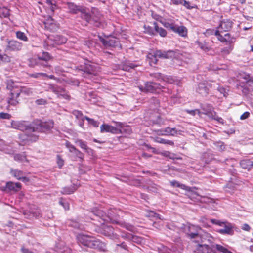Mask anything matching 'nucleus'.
Instances as JSON below:
<instances>
[{
	"instance_id": "bb28decb",
	"label": "nucleus",
	"mask_w": 253,
	"mask_h": 253,
	"mask_svg": "<svg viewBox=\"0 0 253 253\" xmlns=\"http://www.w3.org/2000/svg\"><path fill=\"white\" fill-rule=\"evenodd\" d=\"M67 7L70 12L73 13H77L78 12L80 11L82 9L73 3H68Z\"/></svg>"
},
{
	"instance_id": "774afa93",
	"label": "nucleus",
	"mask_w": 253,
	"mask_h": 253,
	"mask_svg": "<svg viewBox=\"0 0 253 253\" xmlns=\"http://www.w3.org/2000/svg\"><path fill=\"white\" fill-rule=\"evenodd\" d=\"M125 227L128 230L131 231H133L134 230V227L129 224H126L125 225Z\"/></svg>"
},
{
	"instance_id": "f8f14e48",
	"label": "nucleus",
	"mask_w": 253,
	"mask_h": 253,
	"mask_svg": "<svg viewBox=\"0 0 253 253\" xmlns=\"http://www.w3.org/2000/svg\"><path fill=\"white\" fill-rule=\"evenodd\" d=\"M50 89L56 94L59 98H63L66 100L70 99V96L68 94L66 91L63 88L55 85H51Z\"/></svg>"
},
{
	"instance_id": "4c0bfd02",
	"label": "nucleus",
	"mask_w": 253,
	"mask_h": 253,
	"mask_svg": "<svg viewBox=\"0 0 253 253\" xmlns=\"http://www.w3.org/2000/svg\"><path fill=\"white\" fill-rule=\"evenodd\" d=\"M163 155L165 157H169L171 159H180V158L177 157V156L172 153H170L169 151H166L163 153Z\"/></svg>"
},
{
	"instance_id": "a19ab883",
	"label": "nucleus",
	"mask_w": 253,
	"mask_h": 253,
	"mask_svg": "<svg viewBox=\"0 0 253 253\" xmlns=\"http://www.w3.org/2000/svg\"><path fill=\"white\" fill-rule=\"evenodd\" d=\"M9 15V11L7 8H2L0 9V16L7 17Z\"/></svg>"
},
{
	"instance_id": "5701e85b",
	"label": "nucleus",
	"mask_w": 253,
	"mask_h": 253,
	"mask_svg": "<svg viewBox=\"0 0 253 253\" xmlns=\"http://www.w3.org/2000/svg\"><path fill=\"white\" fill-rule=\"evenodd\" d=\"M75 143L76 144H78L82 149L85 150L86 152L88 153V154H92L93 150L88 148L87 146L86 143L83 141L82 140L77 139L75 141Z\"/></svg>"
},
{
	"instance_id": "69168bd1",
	"label": "nucleus",
	"mask_w": 253,
	"mask_h": 253,
	"mask_svg": "<svg viewBox=\"0 0 253 253\" xmlns=\"http://www.w3.org/2000/svg\"><path fill=\"white\" fill-rule=\"evenodd\" d=\"M36 103L38 105H42L45 104L46 101L43 99H39L36 101Z\"/></svg>"
},
{
	"instance_id": "2eb2a0df",
	"label": "nucleus",
	"mask_w": 253,
	"mask_h": 253,
	"mask_svg": "<svg viewBox=\"0 0 253 253\" xmlns=\"http://www.w3.org/2000/svg\"><path fill=\"white\" fill-rule=\"evenodd\" d=\"M20 93L19 90H13L8 98L7 102L9 105H16L18 103V97Z\"/></svg>"
},
{
	"instance_id": "c85d7f7f",
	"label": "nucleus",
	"mask_w": 253,
	"mask_h": 253,
	"mask_svg": "<svg viewBox=\"0 0 253 253\" xmlns=\"http://www.w3.org/2000/svg\"><path fill=\"white\" fill-rule=\"evenodd\" d=\"M154 141L156 142L164 144H168L171 146L174 145V142L172 141L164 139L160 137H155L154 138Z\"/></svg>"
},
{
	"instance_id": "bf43d9fd",
	"label": "nucleus",
	"mask_w": 253,
	"mask_h": 253,
	"mask_svg": "<svg viewBox=\"0 0 253 253\" xmlns=\"http://www.w3.org/2000/svg\"><path fill=\"white\" fill-rule=\"evenodd\" d=\"M241 229L244 231H249L251 229V227L247 223H245L242 225Z\"/></svg>"
},
{
	"instance_id": "6ab92c4d",
	"label": "nucleus",
	"mask_w": 253,
	"mask_h": 253,
	"mask_svg": "<svg viewBox=\"0 0 253 253\" xmlns=\"http://www.w3.org/2000/svg\"><path fill=\"white\" fill-rule=\"evenodd\" d=\"M215 34L217 37L218 39L221 42H232L234 41V39L231 37L229 33L225 34L223 36L219 33V31L217 30Z\"/></svg>"
},
{
	"instance_id": "dca6fc26",
	"label": "nucleus",
	"mask_w": 253,
	"mask_h": 253,
	"mask_svg": "<svg viewBox=\"0 0 253 253\" xmlns=\"http://www.w3.org/2000/svg\"><path fill=\"white\" fill-rule=\"evenodd\" d=\"M232 26V23L231 21L228 19H224L221 22L218 30L219 31V32L228 31L231 29Z\"/></svg>"
},
{
	"instance_id": "6e6552de",
	"label": "nucleus",
	"mask_w": 253,
	"mask_h": 253,
	"mask_svg": "<svg viewBox=\"0 0 253 253\" xmlns=\"http://www.w3.org/2000/svg\"><path fill=\"white\" fill-rule=\"evenodd\" d=\"M201 108L203 111L201 112L202 113V115L205 114L211 119L215 120L222 124H224L223 119L217 115L216 112L214 111V108L212 106L209 104H206L202 105Z\"/></svg>"
},
{
	"instance_id": "39448f33",
	"label": "nucleus",
	"mask_w": 253,
	"mask_h": 253,
	"mask_svg": "<svg viewBox=\"0 0 253 253\" xmlns=\"http://www.w3.org/2000/svg\"><path fill=\"white\" fill-rule=\"evenodd\" d=\"M188 228L189 231V232H187V234L191 238L201 237L202 242L207 241L208 243L211 244L209 245V246H211V245H213V243L214 242V239L211 234L205 232L201 236V237H200L198 232V231L199 229V227L195 226L193 225H191L188 226Z\"/></svg>"
},
{
	"instance_id": "f3484780",
	"label": "nucleus",
	"mask_w": 253,
	"mask_h": 253,
	"mask_svg": "<svg viewBox=\"0 0 253 253\" xmlns=\"http://www.w3.org/2000/svg\"><path fill=\"white\" fill-rule=\"evenodd\" d=\"M162 86L158 83L154 82L147 83L144 90L146 92H153L157 89H161Z\"/></svg>"
},
{
	"instance_id": "4468645a",
	"label": "nucleus",
	"mask_w": 253,
	"mask_h": 253,
	"mask_svg": "<svg viewBox=\"0 0 253 253\" xmlns=\"http://www.w3.org/2000/svg\"><path fill=\"white\" fill-rule=\"evenodd\" d=\"M67 41L66 38L59 35H57L54 37H50L48 38L47 42L49 45L55 46L56 45H60L65 43Z\"/></svg>"
},
{
	"instance_id": "20e7f679",
	"label": "nucleus",
	"mask_w": 253,
	"mask_h": 253,
	"mask_svg": "<svg viewBox=\"0 0 253 253\" xmlns=\"http://www.w3.org/2000/svg\"><path fill=\"white\" fill-rule=\"evenodd\" d=\"M210 221L212 223L223 227L217 230V232L222 235H233L234 234L235 226L233 224L227 221H222L215 219H211Z\"/></svg>"
},
{
	"instance_id": "473e14b6",
	"label": "nucleus",
	"mask_w": 253,
	"mask_h": 253,
	"mask_svg": "<svg viewBox=\"0 0 253 253\" xmlns=\"http://www.w3.org/2000/svg\"><path fill=\"white\" fill-rule=\"evenodd\" d=\"M14 160L20 162H27V160L24 154H16L14 157Z\"/></svg>"
},
{
	"instance_id": "8fccbe9b",
	"label": "nucleus",
	"mask_w": 253,
	"mask_h": 253,
	"mask_svg": "<svg viewBox=\"0 0 253 253\" xmlns=\"http://www.w3.org/2000/svg\"><path fill=\"white\" fill-rule=\"evenodd\" d=\"M30 76L35 78H38L40 77H46L47 75L43 73H36L30 74Z\"/></svg>"
},
{
	"instance_id": "79ce46f5",
	"label": "nucleus",
	"mask_w": 253,
	"mask_h": 253,
	"mask_svg": "<svg viewBox=\"0 0 253 253\" xmlns=\"http://www.w3.org/2000/svg\"><path fill=\"white\" fill-rule=\"evenodd\" d=\"M38 59L40 60H44L47 61L50 59L49 54L47 52H43L42 56H39Z\"/></svg>"
},
{
	"instance_id": "de8ad7c7",
	"label": "nucleus",
	"mask_w": 253,
	"mask_h": 253,
	"mask_svg": "<svg viewBox=\"0 0 253 253\" xmlns=\"http://www.w3.org/2000/svg\"><path fill=\"white\" fill-rule=\"evenodd\" d=\"M85 119L88 122V123L89 124H91L92 126L96 127L98 126L99 123L97 121H95L94 119H90L87 117H85Z\"/></svg>"
},
{
	"instance_id": "680f3d73",
	"label": "nucleus",
	"mask_w": 253,
	"mask_h": 253,
	"mask_svg": "<svg viewBox=\"0 0 253 253\" xmlns=\"http://www.w3.org/2000/svg\"><path fill=\"white\" fill-rule=\"evenodd\" d=\"M216 146L219 149V150L221 151L225 149V145L222 142L217 143Z\"/></svg>"
},
{
	"instance_id": "c9c22d12",
	"label": "nucleus",
	"mask_w": 253,
	"mask_h": 253,
	"mask_svg": "<svg viewBox=\"0 0 253 253\" xmlns=\"http://www.w3.org/2000/svg\"><path fill=\"white\" fill-rule=\"evenodd\" d=\"M10 61V58L6 54H0V64L5 62H9Z\"/></svg>"
},
{
	"instance_id": "b1692460",
	"label": "nucleus",
	"mask_w": 253,
	"mask_h": 253,
	"mask_svg": "<svg viewBox=\"0 0 253 253\" xmlns=\"http://www.w3.org/2000/svg\"><path fill=\"white\" fill-rule=\"evenodd\" d=\"M173 31L178 33L179 35L182 37H185L187 34V28L183 26H178L175 25V30H173Z\"/></svg>"
},
{
	"instance_id": "9b49d317",
	"label": "nucleus",
	"mask_w": 253,
	"mask_h": 253,
	"mask_svg": "<svg viewBox=\"0 0 253 253\" xmlns=\"http://www.w3.org/2000/svg\"><path fill=\"white\" fill-rule=\"evenodd\" d=\"M11 174L16 179L21 180L24 183H28L30 181V179L26 175V173L19 169H11Z\"/></svg>"
},
{
	"instance_id": "0e129e2a",
	"label": "nucleus",
	"mask_w": 253,
	"mask_h": 253,
	"mask_svg": "<svg viewBox=\"0 0 253 253\" xmlns=\"http://www.w3.org/2000/svg\"><path fill=\"white\" fill-rule=\"evenodd\" d=\"M173 4L179 5L183 4V0H171Z\"/></svg>"
},
{
	"instance_id": "49530a36",
	"label": "nucleus",
	"mask_w": 253,
	"mask_h": 253,
	"mask_svg": "<svg viewBox=\"0 0 253 253\" xmlns=\"http://www.w3.org/2000/svg\"><path fill=\"white\" fill-rule=\"evenodd\" d=\"M53 19L50 16H49L46 21H44V24L46 27L49 28V26L53 24Z\"/></svg>"
},
{
	"instance_id": "6e6d98bb",
	"label": "nucleus",
	"mask_w": 253,
	"mask_h": 253,
	"mask_svg": "<svg viewBox=\"0 0 253 253\" xmlns=\"http://www.w3.org/2000/svg\"><path fill=\"white\" fill-rule=\"evenodd\" d=\"M187 9H191L194 8L193 6H191L189 2L183 0V4H182Z\"/></svg>"
},
{
	"instance_id": "4d7b16f0",
	"label": "nucleus",
	"mask_w": 253,
	"mask_h": 253,
	"mask_svg": "<svg viewBox=\"0 0 253 253\" xmlns=\"http://www.w3.org/2000/svg\"><path fill=\"white\" fill-rule=\"evenodd\" d=\"M156 134L158 135H166L165 128L157 130L156 131Z\"/></svg>"
},
{
	"instance_id": "09e8293b",
	"label": "nucleus",
	"mask_w": 253,
	"mask_h": 253,
	"mask_svg": "<svg viewBox=\"0 0 253 253\" xmlns=\"http://www.w3.org/2000/svg\"><path fill=\"white\" fill-rule=\"evenodd\" d=\"M163 24L164 25V26L165 27H166L167 28H169L172 31L173 30H175V26L176 25H175L173 23H169V22H165V23H163Z\"/></svg>"
},
{
	"instance_id": "aec40b11",
	"label": "nucleus",
	"mask_w": 253,
	"mask_h": 253,
	"mask_svg": "<svg viewBox=\"0 0 253 253\" xmlns=\"http://www.w3.org/2000/svg\"><path fill=\"white\" fill-rule=\"evenodd\" d=\"M155 77L158 80H163L169 84H178V82L170 76H164L160 73H156L155 75Z\"/></svg>"
},
{
	"instance_id": "0eeeda50",
	"label": "nucleus",
	"mask_w": 253,
	"mask_h": 253,
	"mask_svg": "<svg viewBox=\"0 0 253 253\" xmlns=\"http://www.w3.org/2000/svg\"><path fill=\"white\" fill-rule=\"evenodd\" d=\"M174 55L172 51L169 50L168 51H162L157 50L154 54L149 53L147 55V59L149 60V64L151 66L155 65L157 62V57L163 58H171Z\"/></svg>"
},
{
	"instance_id": "3c124183",
	"label": "nucleus",
	"mask_w": 253,
	"mask_h": 253,
	"mask_svg": "<svg viewBox=\"0 0 253 253\" xmlns=\"http://www.w3.org/2000/svg\"><path fill=\"white\" fill-rule=\"evenodd\" d=\"M11 115L6 113L1 112L0 113V118L3 119H9L11 118Z\"/></svg>"
},
{
	"instance_id": "a18cd8bd",
	"label": "nucleus",
	"mask_w": 253,
	"mask_h": 253,
	"mask_svg": "<svg viewBox=\"0 0 253 253\" xmlns=\"http://www.w3.org/2000/svg\"><path fill=\"white\" fill-rule=\"evenodd\" d=\"M20 92L23 93L26 95H30L32 94V90L31 88H22L20 90H19Z\"/></svg>"
},
{
	"instance_id": "a878e982",
	"label": "nucleus",
	"mask_w": 253,
	"mask_h": 253,
	"mask_svg": "<svg viewBox=\"0 0 253 253\" xmlns=\"http://www.w3.org/2000/svg\"><path fill=\"white\" fill-rule=\"evenodd\" d=\"M170 184L173 187H179L180 188L185 190L186 191H190L191 190V188L190 187L186 186V185L183 184H181L176 181L174 180L171 181Z\"/></svg>"
},
{
	"instance_id": "c03bdc74",
	"label": "nucleus",
	"mask_w": 253,
	"mask_h": 253,
	"mask_svg": "<svg viewBox=\"0 0 253 253\" xmlns=\"http://www.w3.org/2000/svg\"><path fill=\"white\" fill-rule=\"evenodd\" d=\"M76 190L74 187H66L64 188L62 193L66 194H70L73 193Z\"/></svg>"
},
{
	"instance_id": "423d86ee",
	"label": "nucleus",
	"mask_w": 253,
	"mask_h": 253,
	"mask_svg": "<svg viewBox=\"0 0 253 253\" xmlns=\"http://www.w3.org/2000/svg\"><path fill=\"white\" fill-rule=\"evenodd\" d=\"M117 127H115L108 124H103L100 126V131L101 133L110 132L114 134L122 133L125 132H128L130 133L131 130L129 127H124L120 123H117Z\"/></svg>"
},
{
	"instance_id": "338daca9",
	"label": "nucleus",
	"mask_w": 253,
	"mask_h": 253,
	"mask_svg": "<svg viewBox=\"0 0 253 253\" xmlns=\"http://www.w3.org/2000/svg\"><path fill=\"white\" fill-rule=\"evenodd\" d=\"M150 216L154 217L158 219H161L160 215H159L156 213H154V212H152V211L150 213Z\"/></svg>"
},
{
	"instance_id": "58836bf2",
	"label": "nucleus",
	"mask_w": 253,
	"mask_h": 253,
	"mask_svg": "<svg viewBox=\"0 0 253 253\" xmlns=\"http://www.w3.org/2000/svg\"><path fill=\"white\" fill-rule=\"evenodd\" d=\"M185 111L192 115V116H194L195 115V114H198V115L201 117H202V112L201 111H200L199 109H195V110H186Z\"/></svg>"
},
{
	"instance_id": "e2e57ef3",
	"label": "nucleus",
	"mask_w": 253,
	"mask_h": 253,
	"mask_svg": "<svg viewBox=\"0 0 253 253\" xmlns=\"http://www.w3.org/2000/svg\"><path fill=\"white\" fill-rule=\"evenodd\" d=\"M69 225L76 228H80L79 224L75 221H71Z\"/></svg>"
},
{
	"instance_id": "5fc2aeb1",
	"label": "nucleus",
	"mask_w": 253,
	"mask_h": 253,
	"mask_svg": "<svg viewBox=\"0 0 253 253\" xmlns=\"http://www.w3.org/2000/svg\"><path fill=\"white\" fill-rule=\"evenodd\" d=\"M250 113L249 112H245L242 115H241L240 119V120H243L247 119L250 116Z\"/></svg>"
},
{
	"instance_id": "ddd939ff",
	"label": "nucleus",
	"mask_w": 253,
	"mask_h": 253,
	"mask_svg": "<svg viewBox=\"0 0 253 253\" xmlns=\"http://www.w3.org/2000/svg\"><path fill=\"white\" fill-rule=\"evenodd\" d=\"M212 85L207 82L200 83L196 89L197 93L203 96H206L209 94V88L211 87Z\"/></svg>"
},
{
	"instance_id": "37998d69",
	"label": "nucleus",
	"mask_w": 253,
	"mask_h": 253,
	"mask_svg": "<svg viewBox=\"0 0 253 253\" xmlns=\"http://www.w3.org/2000/svg\"><path fill=\"white\" fill-rule=\"evenodd\" d=\"M144 31L145 33L148 34L150 35L154 34V30H153V28H152L151 27H150L148 25H145L144 26Z\"/></svg>"
},
{
	"instance_id": "412c9836",
	"label": "nucleus",
	"mask_w": 253,
	"mask_h": 253,
	"mask_svg": "<svg viewBox=\"0 0 253 253\" xmlns=\"http://www.w3.org/2000/svg\"><path fill=\"white\" fill-rule=\"evenodd\" d=\"M22 186L20 183H14L11 181L7 182V188L8 191H14L17 192L21 189Z\"/></svg>"
},
{
	"instance_id": "1a4fd4ad",
	"label": "nucleus",
	"mask_w": 253,
	"mask_h": 253,
	"mask_svg": "<svg viewBox=\"0 0 253 253\" xmlns=\"http://www.w3.org/2000/svg\"><path fill=\"white\" fill-rule=\"evenodd\" d=\"M99 38L103 44L107 48L115 47L121 48L119 40L115 37L107 36L105 38L101 37Z\"/></svg>"
},
{
	"instance_id": "7c9ffc66",
	"label": "nucleus",
	"mask_w": 253,
	"mask_h": 253,
	"mask_svg": "<svg viewBox=\"0 0 253 253\" xmlns=\"http://www.w3.org/2000/svg\"><path fill=\"white\" fill-rule=\"evenodd\" d=\"M154 25L155 31L158 33L161 37H165L166 36L167 33L164 29L158 27L156 22H155Z\"/></svg>"
},
{
	"instance_id": "2f4dec72",
	"label": "nucleus",
	"mask_w": 253,
	"mask_h": 253,
	"mask_svg": "<svg viewBox=\"0 0 253 253\" xmlns=\"http://www.w3.org/2000/svg\"><path fill=\"white\" fill-rule=\"evenodd\" d=\"M80 12L81 13V16L83 19H85L88 22L90 21L91 16L89 13L86 11L85 9L82 8Z\"/></svg>"
},
{
	"instance_id": "052dcab7",
	"label": "nucleus",
	"mask_w": 253,
	"mask_h": 253,
	"mask_svg": "<svg viewBox=\"0 0 253 253\" xmlns=\"http://www.w3.org/2000/svg\"><path fill=\"white\" fill-rule=\"evenodd\" d=\"M59 203L64 207L65 210H68L69 209V205L68 203L61 200Z\"/></svg>"
},
{
	"instance_id": "e433bc0d",
	"label": "nucleus",
	"mask_w": 253,
	"mask_h": 253,
	"mask_svg": "<svg viewBox=\"0 0 253 253\" xmlns=\"http://www.w3.org/2000/svg\"><path fill=\"white\" fill-rule=\"evenodd\" d=\"M136 66L132 63L126 62L123 65L122 69L125 71H129L131 69H133Z\"/></svg>"
},
{
	"instance_id": "393cba45",
	"label": "nucleus",
	"mask_w": 253,
	"mask_h": 253,
	"mask_svg": "<svg viewBox=\"0 0 253 253\" xmlns=\"http://www.w3.org/2000/svg\"><path fill=\"white\" fill-rule=\"evenodd\" d=\"M20 138L25 143L28 141H35L38 139V136L36 135H27L26 134H24L21 135L20 136Z\"/></svg>"
},
{
	"instance_id": "ea45409f",
	"label": "nucleus",
	"mask_w": 253,
	"mask_h": 253,
	"mask_svg": "<svg viewBox=\"0 0 253 253\" xmlns=\"http://www.w3.org/2000/svg\"><path fill=\"white\" fill-rule=\"evenodd\" d=\"M214 87L217 88L218 90L221 93V94H222L224 97L227 96L228 95V92L226 91V89L222 87L219 86L218 84H215Z\"/></svg>"
},
{
	"instance_id": "c756f323",
	"label": "nucleus",
	"mask_w": 253,
	"mask_h": 253,
	"mask_svg": "<svg viewBox=\"0 0 253 253\" xmlns=\"http://www.w3.org/2000/svg\"><path fill=\"white\" fill-rule=\"evenodd\" d=\"M241 167L244 169H250L251 166H253L252 161L250 160H243L240 163Z\"/></svg>"
},
{
	"instance_id": "72a5a7b5",
	"label": "nucleus",
	"mask_w": 253,
	"mask_h": 253,
	"mask_svg": "<svg viewBox=\"0 0 253 253\" xmlns=\"http://www.w3.org/2000/svg\"><path fill=\"white\" fill-rule=\"evenodd\" d=\"M16 37L19 40L25 42L28 41V38L24 32L21 31H17L16 33Z\"/></svg>"
},
{
	"instance_id": "9d476101",
	"label": "nucleus",
	"mask_w": 253,
	"mask_h": 253,
	"mask_svg": "<svg viewBox=\"0 0 253 253\" xmlns=\"http://www.w3.org/2000/svg\"><path fill=\"white\" fill-rule=\"evenodd\" d=\"M12 128L18 129L21 131L29 130L32 131L30 129L31 125L29 126L28 123L26 121H13L11 123Z\"/></svg>"
},
{
	"instance_id": "864d4df0",
	"label": "nucleus",
	"mask_w": 253,
	"mask_h": 253,
	"mask_svg": "<svg viewBox=\"0 0 253 253\" xmlns=\"http://www.w3.org/2000/svg\"><path fill=\"white\" fill-rule=\"evenodd\" d=\"M57 163L60 168L62 167L64 165V160L59 155L57 156Z\"/></svg>"
},
{
	"instance_id": "f704fd0d",
	"label": "nucleus",
	"mask_w": 253,
	"mask_h": 253,
	"mask_svg": "<svg viewBox=\"0 0 253 253\" xmlns=\"http://www.w3.org/2000/svg\"><path fill=\"white\" fill-rule=\"evenodd\" d=\"M73 114L74 116H76V117L79 119V120H81V121H84V119H85V116H84L83 114L82 113V112L80 111H78V110H74L73 112Z\"/></svg>"
},
{
	"instance_id": "13d9d810",
	"label": "nucleus",
	"mask_w": 253,
	"mask_h": 253,
	"mask_svg": "<svg viewBox=\"0 0 253 253\" xmlns=\"http://www.w3.org/2000/svg\"><path fill=\"white\" fill-rule=\"evenodd\" d=\"M77 157L80 159H82L83 157V153L78 150V149H76V151L73 153Z\"/></svg>"
},
{
	"instance_id": "cd10ccee",
	"label": "nucleus",
	"mask_w": 253,
	"mask_h": 253,
	"mask_svg": "<svg viewBox=\"0 0 253 253\" xmlns=\"http://www.w3.org/2000/svg\"><path fill=\"white\" fill-rule=\"evenodd\" d=\"M165 132H166L167 136H175L177 134H180V131H177L175 128H170L169 127L165 128Z\"/></svg>"
},
{
	"instance_id": "4be33fe9",
	"label": "nucleus",
	"mask_w": 253,
	"mask_h": 253,
	"mask_svg": "<svg viewBox=\"0 0 253 253\" xmlns=\"http://www.w3.org/2000/svg\"><path fill=\"white\" fill-rule=\"evenodd\" d=\"M7 47L11 50L18 51L21 49L22 44L16 41H11L8 42Z\"/></svg>"
},
{
	"instance_id": "a211bd4d",
	"label": "nucleus",
	"mask_w": 253,
	"mask_h": 253,
	"mask_svg": "<svg viewBox=\"0 0 253 253\" xmlns=\"http://www.w3.org/2000/svg\"><path fill=\"white\" fill-rule=\"evenodd\" d=\"M96 65L94 63L88 62L85 64L84 67L81 70L84 73H86L88 74H95L96 71Z\"/></svg>"
},
{
	"instance_id": "f257e3e1",
	"label": "nucleus",
	"mask_w": 253,
	"mask_h": 253,
	"mask_svg": "<svg viewBox=\"0 0 253 253\" xmlns=\"http://www.w3.org/2000/svg\"><path fill=\"white\" fill-rule=\"evenodd\" d=\"M78 242L82 245L95 249H101L104 244L94 237L84 234H79L77 236Z\"/></svg>"
},
{
	"instance_id": "f03ea898",
	"label": "nucleus",
	"mask_w": 253,
	"mask_h": 253,
	"mask_svg": "<svg viewBox=\"0 0 253 253\" xmlns=\"http://www.w3.org/2000/svg\"><path fill=\"white\" fill-rule=\"evenodd\" d=\"M53 126L54 122L52 120L43 122L37 120L31 124L30 129H32V132H46L51 130Z\"/></svg>"
},
{
	"instance_id": "7ed1b4c3",
	"label": "nucleus",
	"mask_w": 253,
	"mask_h": 253,
	"mask_svg": "<svg viewBox=\"0 0 253 253\" xmlns=\"http://www.w3.org/2000/svg\"><path fill=\"white\" fill-rule=\"evenodd\" d=\"M198 250L203 253H232L225 247L219 244L211 245V246L206 244H199Z\"/></svg>"
},
{
	"instance_id": "603ef678",
	"label": "nucleus",
	"mask_w": 253,
	"mask_h": 253,
	"mask_svg": "<svg viewBox=\"0 0 253 253\" xmlns=\"http://www.w3.org/2000/svg\"><path fill=\"white\" fill-rule=\"evenodd\" d=\"M66 147L69 149L70 152L74 153L77 149L73 145L70 144L69 142L66 143Z\"/></svg>"
}]
</instances>
